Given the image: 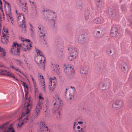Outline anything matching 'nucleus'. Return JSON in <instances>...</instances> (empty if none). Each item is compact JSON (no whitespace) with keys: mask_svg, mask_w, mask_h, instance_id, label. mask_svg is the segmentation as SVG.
Instances as JSON below:
<instances>
[{"mask_svg":"<svg viewBox=\"0 0 132 132\" xmlns=\"http://www.w3.org/2000/svg\"><path fill=\"white\" fill-rule=\"evenodd\" d=\"M35 61L38 64H40L41 62V57L39 56L35 57Z\"/></svg>","mask_w":132,"mask_h":132,"instance_id":"c85d7f7f","label":"nucleus"},{"mask_svg":"<svg viewBox=\"0 0 132 132\" xmlns=\"http://www.w3.org/2000/svg\"><path fill=\"white\" fill-rule=\"evenodd\" d=\"M46 101L47 104H45V105H44V106H43V105L42 104V109L43 108H44L43 110H44V111L45 112H44L43 113V117L44 118H46V117H47L48 116V114L47 113V112H46V111H47V109L48 107V106L47 104L48 103V101L47 99L46 100Z\"/></svg>","mask_w":132,"mask_h":132,"instance_id":"f8f14e48","label":"nucleus"},{"mask_svg":"<svg viewBox=\"0 0 132 132\" xmlns=\"http://www.w3.org/2000/svg\"><path fill=\"white\" fill-rule=\"evenodd\" d=\"M0 132H15L13 127L6 122L0 126Z\"/></svg>","mask_w":132,"mask_h":132,"instance_id":"423d86ee","label":"nucleus"},{"mask_svg":"<svg viewBox=\"0 0 132 132\" xmlns=\"http://www.w3.org/2000/svg\"><path fill=\"white\" fill-rule=\"evenodd\" d=\"M41 127H40L39 128V129H38L37 130L38 132H41Z\"/></svg>","mask_w":132,"mask_h":132,"instance_id":"09e8293b","label":"nucleus"},{"mask_svg":"<svg viewBox=\"0 0 132 132\" xmlns=\"http://www.w3.org/2000/svg\"><path fill=\"white\" fill-rule=\"evenodd\" d=\"M53 99V103L55 101L54 103V107L52 109V112H55L57 113L59 116L60 115V110L61 109V107L63 106V102L61 100H59V98L57 96H55Z\"/></svg>","mask_w":132,"mask_h":132,"instance_id":"7ed1b4c3","label":"nucleus"},{"mask_svg":"<svg viewBox=\"0 0 132 132\" xmlns=\"http://www.w3.org/2000/svg\"><path fill=\"white\" fill-rule=\"evenodd\" d=\"M78 123L79 124H82L83 123V122L81 121H79L78 122Z\"/></svg>","mask_w":132,"mask_h":132,"instance_id":"864d4df0","label":"nucleus"},{"mask_svg":"<svg viewBox=\"0 0 132 132\" xmlns=\"http://www.w3.org/2000/svg\"><path fill=\"white\" fill-rule=\"evenodd\" d=\"M45 84H44V85H43V86H44L43 88H44V92L45 93H46L45 91V86H44V85H45Z\"/></svg>","mask_w":132,"mask_h":132,"instance_id":"8fccbe9b","label":"nucleus"},{"mask_svg":"<svg viewBox=\"0 0 132 132\" xmlns=\"http://www.w3.org/2000/svg\"><path fill=\"white\" fill-rule=\"evenodd\" d=\"M71 50V52L70 55L71 56H72V57H73L76 58L77 55V53L76 48H73L72 49L71 48H68V50Z\"/></svg>","mask_w":132,"mask_h":132,"instance_id":"f3484780","label":"nucleus"},{"mask_svg":"<svg viewBox=\"0 0 132 132\" xmlns=\"http://www.w3.org/2000/svg\"><path fill=\"white\" fill-rule=\"evenodd\" d=\"M38 77H39L40 78L39 80H40L41 79V75H39L38 76Z\"/></svg>","mask_w":132,"mask_h":132,"instance_id":"4d7b16f0","label":"nucleus"},{"mask_svg":"<svg viewBox=\"0 0 132 132\" xmlns=\"http://www.w3.org/2000/svg\"><path fill=\"white\" fill-rule=\"evenodd\" d=\"M56 78L55 77H54L53 78H50V85H49V88L51 90H53L54 89V85H55V81H53V86H52V80H55L56 79Z\"/></svg>","mask_w":132,"mask_h":132,"instance_id":"a211bd4d","label":"nucleus"},{"mask_svg":"<svg viewBox=\"0 0 132 132\" xmlns=\"http://www.w3.org/2000/svg\"><path fill=\"white\" fill-rule=\"evenodd\" d=\"M130 22L131 24L132 25V20L130 21Z\"/></svg>","mask_w":132,"mask_h":132,"instance_id":"e2e57ef3","label":"nucleus"},{"mask_svg":"<svg viewBox=\"0 0 132 132\" xmlns=\"http://www.w3.org/2000/svg\"><path fill=\"white\" fill-rule=\"evenodd\" d=\"M56 67V68L54 69V68H52L51 69L52 70V71H55V70L56 69V68L57 67H59V65H55V66Z\"/></svg>","mask_w":132,"mask_h":132,"instance_id":"c03bdc74","label":"nucleus"},{"mask_svg":"<svg viewBox=\"0 0 132 132\" xmlns=\"http://www.w3.org/2000/svg\"><path fill=\"white\" fill-rule=\"evenodd\" d=\"M122 102L121 101H117L113 104V107L115 109H120L122 106Z\"/></svg>","mask_w":132,"mask_h":132,"instance_id":"2eb2a0df","label":"nucleus"},{"mask_svg":"<svg viewBox=\"0 0 132 132\" xmlns=\"http://www.w3.org/2000/svg\"><path fill=\"white\" fill-rule=\"evenodd\" d=\"M76 6L77 9H79L80 10H81L83 6L82 2L80 0L77 1L76 2Z\"/></svg>","mask_w":132,"mask_h":132,"instance_id":"dca6fc26","label":"nucleus"},{"mask_svg":"<svg viewBox=\"0 0 132 132\" xmlns=\"http://www.w3.org/2000/svg\"><path fill=\"white\" fill-rule=\"evenodd\" d=\"M16 62L17 64L19 65H20L21 63V62L17 60H16Z\"/></svg>","mask_w":132,"mask_h":132,"instance_id":"58836bf2","label":"nucleus"},{"mask_svg":"<svg viewBox=\"0 0 132 132\" xmlns=\"http://www.w3.org/2000/svg\"><path fill=\"white\" fill-rule=\"evenodd\" d=\"M108 12L109 15L112 16V17L115 15L114 11L111 8H109L108 9Z\"/></svg>","mask_w":132,"mask_h":132,"instance_id":"2f4dec72","label":"nucleus"},{"mask_svg":"<svg viewBox=\"0 0 132 132\" xmlns=\"http://www.w3.org/2000/svg\"><path fill=\"white\" fill-rule=\"evenodd\" d=\"M42 131H48V126L44 122H42Z\"/></svg>","mask_w":132,"mask_h":132,"instance_id":"5701e85b","label":"nucleus"},{"mask_svg":"<svg viewBox=\"0 0 132 132\" xmlns=\"http://www.w3.org/2000/svg\"><path fill=\"white\" fill-rule=\"evenodd\" d=\"M75 58L73 57H72V56H71L70 55V56L68 58L69 60L70 61L72 60Z\"/></svg>","mask_w":132,"mask_h":132,"instance_id":"ea45409f","label":"nucleus"},{"mask_svg":"<svg viewBox=\"0 0 132 132\" xmlns=\"http://www.w3.org/2000/svg\"><path fill=\"white\" fill-rule=\"evenodd\" d=\"M6 76L12 78L15 80H18V79L15 77V75L11 72L8 71Z\"/></svg>","mask_w":132,"mask_h":132,"instance_id":"4be33fe9","label":"nucleus"},{"mask_svg":"<svg viewBox=\"0 0 132 132\" xmlns=\"http://www.w3.org/2000/svg\"><path fill=\"white\" fill-rule=\"evenodd\" d=\"M81 127H82V128H83V129L84 128H85L86 127V126L85 125H84L82 126H81Z\"/></svg>","mask_w":132,"mask_h":132,"instance_id":"603ef678","label":"nucleus"},{"mask_svg":"<svg viewBox=\"0 0 132 132\" xmlns=\"http://www.w3.org/2000/svg\"><path fill=\"white\" fill-rule=\"evenodd\" d=\"M56 44L57 45V47L56 50V52L57 53L59 54V56H62L63 55V50L62 48V46L60 45L59 40H57L56 42Z\"/></svg>","mask_w":132,"mask_h":132,"instance_id":"1a4fd4ad","label":"nucleus"},{"mask_svg":"<svg viewBox=\"0 0 132 132\" xmlns=\"http://www.w3.org/2000/svg\"><path fill=\"white\" fill-rule=\"evenodd\" d=\"M35 95H36V93L37 90H35ZM36 96V95H35V96Z\"/></svg>","mask_w":132,"mask_h":132,"instance_id":"052dcab7","label":"nucleus"},{"mask_svg":"<svg viewBox=\"0 0 132 132\" xmlns=\"http://www.w3.org/2000/svg\"><path fill=\"white\" fill-rule=\"evenodd\" d=\"M94 35L96 37H99L102 36L101 34L100 31L95 30L94 33Z\"/></svg>","mask_w":132,"mask_h":132,"instance_id":"b1692460","label":"nucleus"},{"mask_svg":"<svg viewBox=\"0 0 132 132\" xmlns=\"http://www.w3.org/2000/svg\"><path fill=\"white\" fill-rule=\"evenodd\" d=\"M17 17L18 22L19 26L22 29V31L24 33L26 32V27L24 23V18L23 15L22 14H18Z\"/></svg>","mask_w":132,"mask_h":132,"instance_id":"39448f33","label":"nucleus"},{"mask_svg":"<svg viewBox=\"0 0 132 132\" xmlns=\"http://www.w3.org/2000/svg\"><path fill=\"white\" fill-rule=\"evenodd\" d=\"M64 72L69 78H72L75 75V71L73 68L72 69V67L69 65L67 67L65 66Z\"/></svg>","mask_w":132,"mask_h":132,"instance_id":"0eeeda50","label":"nucleus"},{"mask_svg":"<svg viewBox=\"0 0 132 132\" xmlns=\"http://www.w3.org/2000/svg\"><path fill=\"white\" fill-rule=\"evenodd\" d=\"M76 122H75L74 123V125H73V128H75V124H76Z\"/></svg>","mask_w":132,"mask_h":132,"instance_id":"13d9d810","label":"nucleus"},{"mask_svg":"<svg viewBox=\"0 0 132 132\" xmlns=\"http://www.w3.org/2000/svg\"><path fill=\"white\" fill-rule=\"evenodd\" d=\"M31 79H32V81L34 82V78H33V77H32L31 75Z\"/></svg>","mask_w":132,"mask_h":132,"instance_id":"6e6d98bb","label":"nucleus"},{"mask_svg":"<svg viewBox=\"0 0 132 132\" xmlns=\"http://www.w3.org/2000/svg\"><path fill=\"white\" fill-rule=\"evenodd\" d=\"M99 86L101 90H103L108 88L109 87V84L107 82L105 81L100 83Z\"/></svg>","mask_w":132,"mask_h":132,"instance_id":"4468645a","label":"nucleus"},{"mask_svg":"<svg viewBox=\"0 0 132 132\" xmlns=\"http://www.w3.org/2000/svg\"><path fill=\"white\" fill-rule=\"evenodd\" d=\"M43 40L44 41V43H43V45H44V46H45V47H47L48 46L47 45V43L45 41V39L44 38V37H43Z\"/></svg>","mask_w":132,"mask_h":132,"instance_id":"e433bc0d","label":"nucleus"},{"mask_svg":"<svg viewBox=\"0 0 132 132\" xmlns=\"http://www.w3.org/2000/svg\"><path fill=\"white\" fill-rule=\"evenodd\" d=\"M21 40L22 42L21 45L19 44L16 42H13L12 46L10 50L11 53L12 54L18 55L20 54V50L21 47H22L23 50L25 51H29L30 49V47H31V44H27L28 42H29L30 41L29 39H26L24 40V38H21Z\"/></svg>","mask_w":132,"mask_h":132,"instance_id":"f03ea898","label":"nucleus"},{"mask_svg":"<svg viewBox=\"0 0 132 132\" xmlns=\"http://www.w3.org/2000/svg\"><path fill=\"white\" fill-rule=\"evenodd\" d=\"M103 67V65L100 63V64H98L96 68V69L97 70L100 71L101 69H102Z\"/></svg>","mask_w":132,"mask_h":132,"instance_id":"72a5a7b5","label":"nucleus"},{"mask_svg":"<svg viewBox=\"0 0 132 132\" xmlns=\"http://www.w3.org/2000/svg\"><path fill=\"white\" fill-rule=\"evenodd\" d=\"M8 19H10V20L11 21V23L12 25H13L14 22L13 20V19L12 17L10 15H8L7 16Z\"/></svg>","mask_w":132,"mask_h":132,"instance_id":"f704fd0d","label":"nucleus"},{"mask_svg":"<svg viewBox=\"0 0 132 132\" xmlns=\"http://www.w3.org/2000/svg\"><path fill=\"white\" fill-rule=\"evenodd\" d=\"M7 4H8V6H9V9H10V10H11V9L9 7V5H10V4H9V3H8Z\"/></svg>","mask_w":132,"mask_h":132,"instance_id":"680f3d73","label":"nucleus"},{"mask_svg":"<svg viewBox=\"0 0 132 132\" xmlns=\"http://www.w3.org/2000/svg\"><path fill=\"white\" fill-rule=\"evenodd\" d=\"M23 84L24 87L26 102L23 103L22 107L20 109V110L22 111V114H21V117L19 116L20 118L23 119V120L18 123V126L19 127H22V126L24 123H26L28 121L29 116L28 114L30 112V109L32 105V102L30 98L27 99L26 97L28 94V86L24 82H23Z\"/></svg>","mask_w":132,"mask_h":132,"instance_id":"f257e3e1","label":"nucleus"},{"mask_svg":"<svg viewBox=\"0 0 132 132\" xmlns=\"http://www.w3.org/2000/svg\"><path fill=\"white\" fill-rule=\"evenodd\" d=\"M118 31V29L116 26H113L112 27L110 32V35L112 37L116 36L117 34Z\"/></svg>","mask_w":132,"mask_h":132,"instance_id":"9b49d317","label":"nucleus"},{"mask_svg":"<svg viewBox=\"0 0 132 132\" xmlns=\"http://www.w3.org/2000/svg\"><path fill=\"white\" fill-rule=\"evenodd\" d=\"M35 53H36L35 55L36 57H38L39 55H40V56L41 57V54H40L41 53L40 50L36 47L35 48Z\"/></svg>","mask_w":132,"mask_h":132,"instance_id":"c756f323","label":"nucleus"},{"mask_svg":"<svg viewBox=\"0 0 132 132\" xmlns=\"http://www.w3.org/2000/svg\"><path fill=\"white\" fill-rule=\"evenodd\" d=\"M81 132H86V130L85 129H83V128H81Z\"/></svg>","mask_w":132,"mask_h":132,"instance_id":"49530a36","label":"nucleus"},{"mask_svg":"<svg viewBox=\"0 0 132 132\" xmlns=\"http://www.w3.org/2000/svg\"><path fill=\"white\" fill-rule=\"evenodd\" d=\"M93 21L96 24H99L103 22V21L102 19L101 18V19L99 18H96L94 19L93 20Z\"/></svg>","mask_w":132,"mask_h":132,"instance_id":"cd10ccee","label":"nucleus"},{"mask_svg":"<svg viewBox=\"0 0 132 132\" xmlns=\"http://www.w3.org/2000/svg\"><path fill=\"white\" fill-rule=\"evenodd\" d=\"M96 4L97 7L99 8L101 7L102 5V1L101 0H96Z\"/></svg>","mask_w":132,"mask_h":132,"instance_id":"7c9ffc66","label":"nucleus"},{"mask_svg":"<svg viewBox=\"0 0 132 132\" xmlns=\"http://www.w3.org/2000/svg\"><path fill=\"white\" fill-rule=\"evenodd\" d=\"M55 13V12L51 10H45L44 9L42 11V15L44 18L46 19H47L48 20H53L54 23L55 24V20H53V18L54 16L55 18H56L57 16L54 14Z\"/></svg>","mask_w":132,"mask_h":132,"instance_id":"20e7f679","label":"nucleus"},{"mask_svg":"<svg viewBox=\"0 0 132 132\" xmlns=\"http://www.w3.org/2000/svg\"><path fill=\"white\" fill-rule=\"evenodd\" d=\"M74 132H81V130H77V131H75Z\"/></svg>","mask_w":132,"mask_h":132,"instance_id":"5fc2aeb1","label":"nucleus"},{"mask_svg":"<svg viewBox=\"0 0 132 132\" xmlns=\"http://www.w3.org/2000/svg\"><path fill=\"white\" fill-rule=\"evenodd\" d=\"M42 57H43V58L42 57V60L43 59V62H42V69L43 71H44L45 68V64L46 58L44 55L42 54Z\"/></svg>","mask_w":132,"mask_h":132,"instance_id":"bb28decb","label":"nucleus"},{"mask_svg":"<svg viewBox=\"0 0 132 132\" xmlns=\"http://www.w3.org/2000/svg\"><path fill=\"white\" fill-rule=\"evenodd\" d=\"M108 53V54L110 55L112 53V51L111 50H110L109 51H108L107 52Z\"/></svg>","mask_w":132,"mask_h":132,"instance_id":"de8ad7c7","label":"nucleus"},{"mask_svg":"<svg viewBox=\"0 0 132 132\" xmlns=\"http://www.w3.org/2000/svg\"><path fill=\"white\" fill-rule=\"evenodd\" d=\"M90 12L89 10L88 9H85L84 13V16L85 19L88 20L89 19V16Z\"/></svg>","mask_w":132,"mask_h":132,"instance_id":"aec40b11","label":"nucleus"},{"mask_svg":"<svg viewBox=\"0 0 132 132\" xmlns=\"http://www.w3.org/2000/svg\"><path fill=\"white\" fill-rule=\"evenodd\" d=\"M120 8L121 9V10L122 11H125V6L123 5H121L120 6Z\"/></svg>","mask_w":132,"mask_h":132,"instance_id":"c9c22d12","label":"nucleus"},{"mask_svg":"<svg viewBox=\"0 0 132 132\" xmlns=\"http://www.w3.org/2000/svg\"><path fill=\"white\" fill-rule=\"evenodd\" d=\"M80 128V127L79 126H78L77 127V128L78 129H79Z\"/></svg>","mask_w":132,"mask_h":132,"instance_id":"bf43d9fd","label":"nucleus"},{"mask_svg":"<svg viewBox=\"0 0 132 132\" xmlns=\"http://www.w3.org/2000/svg\"><path fill=\"white\" fill-rule=\"evenodd\" d=\"M24 61L25 62V64H26V66L28 67V63L27 62V60L26 59H24Z\"/></svg>","mask_w":132,"mask_h":132,"instance_id":"a19ab883","label":"nucleus"},{"mask_svg":"<svg viewBox=\"0 0 132 132\" xmlns=\"http://www.w3.org/2000/svg\"><path fill=\"white\" fill-rule=\"evenodd\" d=\"M44 78L43 77V76H42V79H43Z\"/></svg>","mask_w":132,"mask_h":132,"instance_id":"338daca9","label":"nucleus"},{"mask_svg":"<svg viewBox=\"0 0 132 132\" xmlns=\"http://www.w3.org/2000/svg\"><path fill=\"white\" fill-rule=\"evenodd\" d=\"M6 54L5 50L3 48H1L0 46V58L3 57L4 58Z\"/></svg>","mask_w":132,"mask_h":132,"instance_id":"a878e982","label":"nucleus"},{"mask_svg":"<svg viewBox=\"0 0 132 132\" xmlns=\"http://www.w3.org/2000/svg\"><path fill=\"white\" fill-rule=\"evenodd\" d=\"M1 75H5L6 76L7 75V74L8 72V71L4 69H1Z\"/></svg>","mask_w":132,"mask_h":132,"instance_id":"473e14b6","label":"nucleus"},{"mask_svg":"<svg viewBox=\"0 0 132 132\" xmlns=\"http://www.w3.org/2000/svg\"><path fill=\"white\" fill-rule=\"evenodd\" d=\"M27 4V3L25 2L24 3V8H23V9L24 10H23L24 11H25V10H26L27 9V7L26 6V5Z\"/></svg>","mask_w":132,"mask_h":132,"instance_id":"79ce46f5","label":"nucleus"},{"mask_svg":"<svg viewBox=\"0 0 132 132\" xmlns=\"http://www.w3.org/2000/svg\"><path fill=\"white\" fill-rule=\"evenodd\" d=\"M86 39L87 37L84 34L80 35L78 38V42L80 44H83L85 43Z\"/></svg>","mask_w":132,"mask_h":132,"instance_id":"9d476101","label":"nucleus"},{"mask_svg":"<svg viewBox=\"0 0 132 132\" xmlns=\"http://www.w3.org/2000/svg\"><path fill=\"white\" fill-rule=\"evenodd\" d=\"M121 70L124 73H126L128 72V68L126 64L124 62L121 63Z\"/></svg>","mask_w":132,"mask_h":132,"instance_id":"6ab92c4d","label":"nucleus"},{"mask_svg":"<svg viewBox=\"0 0 132 132\" xmlns=\"http://www.w3.org/2000/svg\"><path fill=\"white\" fill-rule=\"evenodd\" d=\"M10 67L12 68V69L15 70L17 72L16 73H20L22 75H24V73L18 68L14 67L13 66L10 65Z\"/></svg>","mask_w":132,"mask_h":132,"instance_id":"412c9836","label":"nucleus"},{"mask_svg":"<svg viewBox=\"0 0 132 132\" xmlns=\"http://www.w3.org/2000/svg\"><path fill=\"white\" fill-rule=\"evenodd\" d=\"M26 132H32V131L28 129V130H26Z\"/></svg>","mask_w":132,"mask_h":132,"instance_id":"3c124183","label":"nucleus"},{"mask_svg":"<svg viewBox=\"0 0 132 132\" xmlns=\"http://www.w3.org/2000/svg\"><path fill=\"white\" fill-rule=\"evenodd\" d=\"M132 79V73H131L130 74L129 78V79L130 80H131Z\"/></svg>","mask_w":132,"mask_h":132,"instance_id":"a18cd8bd","label":"nucleus"},{"mask_svg":"<svg viewBox=\"0 0 132 132\" xmlns=\"http://www.w3.org/2000/svg\"><path fill=\"white\" fill-rule=\"evenodd\" d=\"M30 26L31 28L30 29V30L31 31L32 33H33L34 32V30L32 29V28H33L31 24L30 25Z\"/></svg>","mask_w":132,"mask_h":132,"instance_id":"37998d69","label":"nucleus"},{"mask_svg":"<svg viewBox=\"0 0 132 132\" xmlns=\"http://www.w3.org/2000/svg\"><path fill=\"white\" fill-rule=\"evenodd\" d=\"M41 27L40 26H38L37 27V29L38 30V32H39L40 34H41Z\"/></svg>","mask_w":132,"mask_h":132,"instance_id":"4c0bfd02","label":"nucleus"},{"mask_svg":"<svg viewBox=\"0 0 132 132\" xmlns=\"http://www.w3.org/2000/svg\"><path fill=\"white\" fill-rule=\"evenodd\" d=\"M38 98L39 100L37 102V103L35 108V112L37 115L40 113L41 109V101H40L41 100V95L40 94L39 95Z\"/></svg>","mask_w":132,"mask_h":132,"instance_id":"6e6552de","label":"nucleus"},{"mask_svg":"<svg viewBox=\"0 0 132 132\" xmlns=\"http://www.w3.org/2000/svg\"><path fill=\"white\" fill-rule=\"evenodd\" d=\"M9 38L8 35L5 34H4L2 36L1 39V41L2 43L4 45H6L8 43V39Z\"/></svg>","mask_w":132,"mask_h":132,"instance_id":"ddd939ff","label":"nucleus"},{"mask_svg":"<svg viewBox=\"0 0 132 132\" xmlns=\"http://www.w3.org/2000/svg\"><path fill=\"white\" fill-rule=\"evenodd\" d=\"M45 34H44V35H43L42 36V37H43V36H45Z\"/></svg>","mask_w":132,"mask_h":132,"instance_id":"0e129e2a","label":"nucleus"},{"mask_svg":"<svg viewBox=\"0 0 132 132\" xmlns=\"http://www.w3.org/2000/svg\"><path fill=\"white\" fill-rule=\"evenodd\" d=\"M71 88H74V89H75V88L74 87H72V86H71Z\"/></svg>","mask_w":132,"mask_h":132,"instance_id":"69168bd1","label":"nucleus"},{"mask_svg":"<svg viewBox=\"0 0 132 132\" xmlns=\"http://www.w3.org/2000/svg\"><path fill=\"white\" fill-rule=\"evenodd\" d=\"M80 71L81 73L85 74L88 72V69L85 66H84L81 68Z\"/></svg>","mask_w":132,"mask_h":132,"instance_id":"393cba45","label":"nucleus"},{"mask_svg":"<svg viewBox=\"0 0 132 132\" xmlns=\"http://www.w3.org/2000/svg\"><path fill=\"white\" fill-rule=\"evenodd\" d=\"M0 3L1 5L2 4V3L1 2H0Z\"/></svg>","mask_w":132,"mask_h":132,"instance_id":"774afa93","label":"nucleus"}]
</instances>
